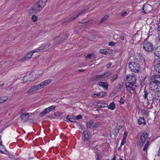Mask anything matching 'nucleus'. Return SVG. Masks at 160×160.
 Returning <instances> with one entry per match:
<instances>
[{
	"label": "nucleus",
	"instance_id": "obj_11",
	"mask_svg": "<svg viewBox=\"0 0 160 160\" xmlns=\"http://www.w3.org/2000/svg\"><path fill=\"white\" fill-rule=\"evenodd\" d=\"M152 83H155L157 85L160 83V76H154L151 82V84H152Z\"/></svg>",
	"mask_w": 160,
	"mask_h": 160
},
{
	"label": "nucleus",
	"instance_id": "obj_4",
	"mask_svg": "<svg viewBox=\"0 0 160 160\" xmlns=\"http://www.w3.org/2000/svg\"><path fill=\"white\" fill-rule=\"evenodd\" d=\"M150 138H148V134L146 132H143L141 135L139 142L140 145L143 146L145 143H149Z\"/></svg>",
	"mask_w": 160,
	"mask_h": 160
},
{
	"label": "nucleus",
	"instance_id": "obj_33",
	"mask_svg": "<svg viewBox=\"0 0 160 160\" xmlns=\"http://www.w3.org/2000/svg\"><path fill=\"white\" fill-rule=\"evenodd\" d=\"M5 149V148L3 145L0 144V152L1 153H4L3 152L2 150Z\"/></svg>",
	"mask_w": 160,
	"mask_h": 160
},
{
	"label": "nucleus",
	"instance_id": "obj_58",
	"mask_svg": "<svg viewBox=\"0 0 160 160\" xmlns=\"http://www.w3.org/2000/svg\"><path fill=\"white\" fill-rule=\"evenodd\" d=\"M25 59H25V58H24V57H23V58L20 59L19 60H18L19 61H24V60H25Z\"/></svg>",
	"mask_w": 160,
	"mask_h": 160
},
{
	"label": "nucleus",
	"instance_id": "obj_6",
	"mask_svg": "<svg viewBox=\"0 0 160 160\" xmlns=\"http://www.w3.org/2000/svg\"><path fill=\"white\" fill-rule=\"evenodd\" d=\"M127 80L129 82V83L132 84H134L136 83V78L135 77L134 74H130L126 76Z\"/></svg>",
	"mask_w": 160,
	"mask_h": 160
},
{
	"label": "nucleus",
	"instance_id": "obj_16",
	"mask_svg": "<svg viewBox=\"0 0 160 160\" xmlns=\"http://www.w3.org/2000/svg\"><path fill=\"white\" fill-rule=\"evenodd\" d=\"M97 107L98 108L107 107L108 106V104L105 103H98L96 105Z\"/></svg>",
	"mask_w": 160,
	"mask_h": 160
},
{
	"label": "nucleus",
	"instance_id": "obj_25",
	"mask_svg": "<svg viewBox=\"0 0 160 160\" xmlns=\"http://www.w3.org/2000/svg\"><path fill=\"white\" fill-rule=\"evenodd\" d=\"M8 99V98L6 97L3 96L0 97V103H3Z\"/></svg>",
	"mask_w": 160,
	"mask_h": 160
},
{
	"label": "nucleus",
	"instance_id": "obj_49",
	"mask_svg": "<svg viewBox=\"0 0 160 160\" xmlns=\"http://www.w3.org/2000/svg\"><path fill=\"white\" fill-rule=\"evenodd\" d=\"M82 118V117L81 115H78L76 117V119H81Z\"/></svg>",
	"mask_w": 160,
	"mask_h": 160
},
{
	"label": "nucleus",
	"instance_id": "obj_57",
	"mask_svg": "<svg viewBox=\"0 0 160 160\" xmlns=\"http://www.w3.org/2000/svg\"><path fill=\"white\" fill-rule=\"evenodd\" d=\"M96 160H99V156L97 153H96Z\"/></svg>",
	"mask_w": 160,
	"mask_h": 160
},
{
	"label": "nucleus",
	"instance_id": "obj_47",
	"mask_svg": "<svg viewBox=\"0 0 160 160\" xmlns=\"http://www.w3.org/2000/svg\"><path fill=\"white\" fill-rule=\"evenodd\" d=\"M44 48H47L48 47H49L51 45V43H48L47 44H44L43 45Z\"/></svg>",
	"mask_w": 160,
	"mask_h": 160
},
{
	"label": "nucleus",
	"instance_id": "obj_8",
	"mask_svg": "<svg viewBox=\"0 0 160 160\" xmlns=\"http://www.w3.org/2000/svg\"><path fill=\"white\" fill-rule=\"evenodd\" d=\"M134 59L133 60L135 62L140 63V62L144 60V58L142 54L140 53H137L134 54Z\"/></svg>",
	"mask_w": 160,
	"mask_h": 160
},
{
	"label": "nucleus",
	"instance_id": "obj_5",
	"mask_svg": "<svg viewBox=\"0 0 160 160\" xmlns=\"http://www.w3.org/2000/svg\"><path fill=\"white\" fill-rule=\"evenodd\" d=\"M69 35L68 34H63V35H60V37H57L55 39L56 43L57 44H59L61 43L64 40L67 39Z\"/></svg>",
	"mask_w": 160,
	"mask_h": 160
},
{
	"label": "nucleus",
	"instance_id": "obj_18",
	"mask_svg": "<svg viewBox=\"0 0 160 160\" xmlns=\"http://www.w3.org/2000/svg\"><path fill=\"white\" fill-rule=\"evenodd\" d=\"M67 119H68L70 122H76V118L73 115L69 116L68 115L67 117Z\"/></svg>",
	"mask_w": 160,
	"mask_h": 160
},
{
	"label": "nucleus",
	"instance_id": "obj_36",
	"mask_svg": "<svg viewBox=\"0 0 160 160\" xmlns=\"http://www.w3.org/2000/svg\"><path fill=\"white\" fill-rule=\"evenodd\" d=\"M144 94L143 95L144 98L145 99H146L147 98V96L148 94V93L147 92V90L145 89L144 90Z\"/></svg>",
	"mask_w": 160,
	"mask_h": 160
},
{
	"label": "nucleus",
	"instance_id": "obj_12",
	"mask_svg": "<svg viewBox=\"0 0 160 160\" xmlns=\"http://www.w3.org/2000/svg\"><path fill=\"white\" fill-rule=\"evenodd\" d=\"M29 117L28 113H27L26 114L23 113L21 115V118L22 121L25 122H26Z\"/></svg>",
	"mask_w": 160,
	"mask_h": 160
},
{
	"label": "nucleus",
	"instance_id": "obj_31",
	"mask_svg": "<svg viewBox=\"0 0 160 160\" xmlns=\"http://www.w3.org/2000/svg\"><path fill=\"white\" fill-rule=\"evenodd\" d=\"M100 52L102 54H104V55H107V51L105 49H101L100 50Z\"/></svg>",
	"mask_w": 160,
	"mask_h": 160
},
{
	"label": "nucleus",
	"instance_id": "obj_40",
	"mask_svg": "<svg viewBox=\"0 0 160 160\" xmlns=\"http://www.w3.org/2000/svg\"><path fill=\"white\" fill-rule=\"evenodd\" d=\"M37 17L35 15H33L32 17V19L33 21L35 22L37 21Z\"/></svg>",
	"mask_w": 160,
	"mask_h": 160
},
{
	"label": "nucleus",
	"instance_id": "obj_35",
	"mask_svg": "<svg viewBox=\"0 0 160 160\" xmlns=\"http://www.w3.org/2000/svg\"><path fill=\"white\" fill-rule=\"evenodd\" d=\"M149 143H145L144 147L143 148V151L144 152L147 151V148L148 147Z\"/></svg>",
	"mask_w": 160,
	"mask_h": 160
},
{
	"label": "nucleus",
	"instance_id": "obj_32",
	"mask_svg": "<svg viewBox=\"0 0 160 160\" xmlns=\"http://www.w3.org/2000/svg\"><path fill=\"white\" fill-rule=\"evenodd\" d=\"M88 9H84V10H82L78 14V16H79L81 15V14H82L83 13H84L86 11H88Z\"/></svg>",
	"mask_w": 160,
	"mask_h": 160
},
{
	"label": "nucleus",
	"instance_id": "obj_2",
	"mask_svg": "<svg viewBox=\"0 0 160 160\" xmlns=\"http://www.w3.org/2000/svg\"><path fill=\"white\" fill-rule=\"evenodd\" d=\"M128 66L132 72H138L140 71V63L135 62L134 60L129 62Z\"/></svg>",
	"mask_w": 160,
	"mask_h": 160
},
{
	"label": "nucleus",
	"instance_id": "obj_23",
	"mask_svg": "<svg viewBox=\"0 0 160 160\" xmlns=\"http://www.w3.org/2000/svg\"><path fill=\"white\" fill-rule=\"evenodd\" d=\"M97 95L98 97H102L107 96V93L104 92H100L97 93Z\"/></svg>",
	"mask_w": 160,
	"mask_h": 160
},
{
	"label": "nucleus",
	"instance_id": "obj_14",
	"mask_svg": "<svg viewBox=\"0 0 160 160\" xmlns=\"http://www.w3.org/2000/svg\"><path fill=\"white\" fill-rule=\"evenodd\" d=\"M98 85L102 87L105 89L107 90L108 89V84L106 82H98Z\"/></svg>",
	"mask_w": 160,
	"mask_h": 160
},
{
	"label": "nucleus",
	"instance_id": "obj_22",
	"mask_svg": "<svg viewBox=\"0 0 160 160\" xmlns=\"http://www.w3.org/2000/svg\"><path fill=\"white\" fill-rule=\"evenodd\" d=\"M154 68L157 72L160 73V60L159 63L157 64L154 66Z\"/></svg>",
	"mask_w": 160,
	"mask_h": 160
},
{
	"label": "nucleus",
	"instance_id": "obj_20",
	"mask_svg": "<svg viewBox=\"0 0 160 160\" xmlns=\"http://www.w3.org/2000/svg\"><path fill=\"white\" fill-rule=\"evenodd\" d=\"M130 85H127L126 86V88L127 90L130 91L132 93H134L135 92V89L134 88H132V87H131Z\"/></svg>",
	"mask_w": 160,
	"mask_h": 160
},
{
	"label": "nucleus",
	"instance_id": "obj_53",
	"mask_svg": "<svg viewBox=\"0 0 160 160\" xmlns=\"http://www.w3.org/2000/svg\"><path fill=\"white\" fill-rule=\"evenodd\" d=\"M34 87H35L36 90L41 89V88H40V87L39 86V85H37L34 86Z\"/></svg>",
	"mask_w": 160,
	"mask_h": 160
},
{
	"label": "nucleus",
	"instance_id": "obj_24",
	"mask_svg": "<svg viewBox=\"0 0 160 160\" xmlns=\"http://www.w3.org/2000/svg\"><path fill=\"white\" fill-rule=\"evenodd\" d=\"M52 80L51 79H48L42 82L44 87L47 86L48 84H49L52 81Z\"/></svg>",
	"mask_w": 160,
	"mask_h": 160
},
{
	"label": "nucleus",
	"instance_id": "obj_60",
	"mask_svg": "<svg viewBox=\"0 0 160 160\" xmlns=\"http://www.w3.org/2000/svg\"><path fill=\"white\" fill-rule=\"evenodd\" d=\"M92 96L93 97H96L97 96H98V95H97V93H94V94H92Z\"/></svg>",
	"mask_w": 160,
	"mask_h": 160
},
{
	"label": "nucleus",
	"instance_id": "obj_50",
	"mask_svg": "<svg viewBox=\"0 0 160 160\" xmlns=\"http://www.w3.org/2000/svg\"><path fill=\"white\" fill-rule=\"evenodd\" d=\"M128 133L127 132H125L124 133L123 138H126L128 135Z\"/></svg>",
	"mask_w": 160,
	"mask_h": 160
},
{
	"label": "nucleus",
	"instance_id": "obj_56",
	"mask_svg": "<svg viewBox=\"0 0 160 160\" xmlns=\"http://www.w3.org/2000/svg\"><path fill=\"white\" fill-rule=\"evenodd\" d=\"M24 110L23 109H22L20 112V114H23V113H24Z\"/></svg>",
	"mask_w": 160,
	"mask_h": 160
},
{
	"label": "nucleus",
	"instance_id": "obj_21",
	"mask_svg": "<svg viewBox=\"0 0 160 160\" xmlns=\"http://www.w3.org/2000/svg\"><path fill=\"white\" fill-rule=\"evenodd\" d=\"M110 110H113L115 109V105L114 102L111 103L107 107Z\"/></svg>",
	"mask_w": 160,
	"mask_h": 160
},
{
	"label": "nucleus",
	"instance_id": "obj_61",
	"mask_svg": "<svg viewBox=\"0 0 160 160\" xmlns=\"http://www.w3.org/2000/svg\"><path fill=\"white\" fill-rule=\"evenodd\" d=\"M29 122H31V123H34V121L32 119H30L29 120Z\"/></svg>",
	"mask_w": 160,
	"mask_h": 160
},
{
	"label": "nucleus",
	"instance_id": "obj_52",
	"mask_svg": "<svg viewBox=\"0 0 160 160\" xmlns=\"http://www.w3.org/2000/svg\"><path fill=\"white\" fill-rule=\"evenodd\" d=\"M112 63L110 62H109L108 64H107L106 65V67L108 68H109L110 67V66L112 65Z\"/></svg>",
	"mask_w": 160,
	"mask_h": 160
},
{
	"label": "nucleus",
	"instance_id": "obj_41",
	"mask_svg": "<svg viewBox=\"0 0 160 160\" xmlns=\"http://www.w3.org/2000/svg\"><path fill=\"white\" fill-rule=\"evenodd\" d=\"M125 34L123 33H122L120 35V38L121 40H124L125 39Z\"/></svg>",
	"mask_w": 160,
	"mask_h": 160
},
{
	"label": "nucleus",
	"instance_id": "obj_10",
	"mask_svg": "<svg viewBox=\"0 0 160 160\" xmlns=\"http://www.w3.org/2000/svg\"><path fill=\"white\" fill-rule=\"evenodd\" d=\"M82 136L83 140L85 141L88 140L91 137V136L88 133V131H84L83 132Z\"/></svg>",
	"mask_w": 160,
	"mask_h": 160
},
{
	"label": "nucleus",
	"instance_id": "obj_45",
	"mask_svg": "<svg viewBox=\"0 0 160 160\" xmlns=\"http://www.w3.org/2000/svg\"><path fill=\"white\" fill-rule=\"evenodd\" d=\"M40 51V52L42 51L44 49V47L43 45H42L40 47L38 48Z\"/></svg>",
	"mask_w": 160,
	"mask_h": 160
},
{
	"label": "nucleus",
	"instance_id": "obj_13",
	"mask_svg": "<svg viewBox=\"0 0 160 160\" xmlns=\"http://www.w3.org/2000/svg\"><path fill=\"white\" fill-rule=\"evenodd\" d=\"M104 77L102 74L101 75H96L93 77L92 80L93 81H98L101 80Z\"/></svg>",
	"mask_w": 160,
	"mask_h": 160
},
{
	"label": "nucleus",
	"instance_id": "obj_19",
	"mask_svg": "<svg viewBox=\"0 0 160 160\" xmlns=\"http://www.w3.org/2000/svg\"><path fill=\"white\" fill-rule=\"evenodd\" d=\"M78 16V14L77 15H75L73 18H68L67 20L65 21L63 23L64 24H65L68 23V22H70L72 20L74 19L75 18H77Z\"/></svg>",
	"mask_w": 160,
	"mask_h": 160
},
{
	"label": "nucleus",
	"instance_id": "obj_62",
	"mask_svg": "<svg viewBox=\"0 0 160 160\" xmlns=\"http://www.w3.org/2000/svg\"><path fill=\"white\" fill-rule=\"evenodd\" d=\"M158 155L159 157H160V147L159 149Z\"/></svg>",
	"mask_w": 160,
	"mask_h": 160
},
{
	"label": "nucleus",
	"instance_id": "obj_9",
	"mask_svg": "<svg viewBox=\"0 0 160 160\" xmlns=\"http://www.w3.org/2000/svg\"><path fill=\"white\" fill-rule=\"evenodd\" d=\"M152 10V8L151 5L147 3H145L143 6L142 12L145 13H148Z\"/></svg>",
	"mask_w": 160,
	"mask_h": 160
},
{
	"label": "nucleus",
	"instance_id": "obj_30",
	"mask_svg": "<svg viewBox=\"0 0 160 160\" xmlns=\"http://www.w3.org/2000/svg\"><path fill=\"white\" fill-rule=\"evenodd\" d=\"M93 124V122L92 121L88 122H87V128H90Z\"/></svg>",
	"mask_w": 160,
	"mask_h": 160
},
{
	"label": "nucleus",
	"instance_id": "obj_39",
	"mask_svg": "<svg viewBox=\"0 0 160 160\" xmlns=\"http://www.w3.org/2000/svg\"><path fill=\"white\" fill-rule=\"evenodd\" d=\"M111 74V72L109 71L105 72L104 73H102L103 76L107 75V76H108L109 75H110Z\"/></svg>",
	"mask_w": 160,
	"mask_h": 160
},
{
	"label": "nucleus",
	"instance_id": "obj_63",
	"mask_svg": "<svg viewBox=\"0 0 160 160\" xmlns=\"http://www.w3.org/2000/svg\"><path fill=\"white\" fill-rule=\"evenodd\" d=\"M157 30L158 31H160V25L158 26Z\"/></svg>",
	"mask_w": 160,
	"mask_h": 160
},
{
	"label": "nucleus",
	"instance_id": "obj_44",
	"mask_svg": "<svg viewBox=\"0 0 160 160\" xmlns=\"http://www.w3.org/2000/svg\"><path fill=\"white\" fill-rule=\"evenodd\" d=\"M99 126V124L98 123H95L92 126V128H94Z\"/></svg>",
	"mask_w": 160,
	"mask_h": 160
},
{
	"label": "nucleus",
	"instance_id": "obj_28",
	"mask_svg": "<svg viewBox=\"0 0 160 160\" xmlns=\"http://www.w3.org/2000/svg\"><path fill=\"white\" fill-rule=\"evenodd\" d=\"M108 16L107 15H105L104 16V17H103V18H101V21L100 22V23H101L102 22H103L104 21L107 20L108 19Z\"/></svg>",
	"mask_w": 160,
	"mask_h": 160
},
{
	"label": "nucleus",
	"instance_id": "obj_26",
	"mask_svg": "<svg viewBox=\"0 0 160 160\" xmlns=\"http://www.w3.org/2000/svg\"><path fill=\"white\" fill-rule=\"evenodd\" d=\"M33 54V52H32V51H31L30 53H28L26 56L24 57V58H25L26 59H28L31 58L32 55Z\"/></svg>",
	"mask_w": 160,
	"mask_h": 160
},
{
	"label": "nucleus",
	"instance_id": "obj_48",
	"mask_svg": "<svg viewBox=\"0 0 160 160\" xmlns=\"http://www.w3.org/2000/svg\"><path fill=\"white\" fill-rule=\"evenodd\" d=\"M115 44V43L113 42H110L109 43L108 45L110 46H113Z\"/></svg>",
	"mask_w": 160,
	"mask_h": 160
},
{
	"label": "nucleus",
	"instance_id": "obj_29",
	"mask_svg": "<svg viewBox=\"0 0 160 160\" xmlns=\"http://www.w3.org/2000/svg\"><path fill=\"white\" fill-rule=\"evenodd\" d=\"M123 127V125H119V123L118 122L117 123V125L116 126L115 128L118 130L119 131L120 129H121L122 127Z\"/></svg>",
	"mask_w": 160,
	"mask_h": 160
},
{
	"label": "nucleus",
	"instance_id": "obj_64",
	"mask_svg": "<svg viewBox=\"0 0 160 160\" xmlns=\"http://www.w3.org/2000/svg\"><path fill=\"white\" fill-rule=\"evenodd\" d=\"M122 146H120L118 148V150L120 151L121 149V147Z\"/></svg>",
	"mask_w": 160,
	"mask_h": 160
},
{
	"label": "nucleus",
	"instance_id": "obj_38",
	"mask_svg": "<svg viewBox=\"0 0 160 160\" xmlns=\"http://www.w3.org/2000/svg\"><path fill=\"white\" fill-rule=\"evenodd\" d=\"M126 139L124 138H123L122 140V142L121 143V146H122L126 143Z\"/></svg>",
	"mask_w": 160,
	"mask_h": 160
},
{
	"label": "nucleus",
	"instance_id": "obj_7",
	"mask_svg": "<svg viewBox=\"0 0 160 160\" xmlns=\"http://www.w3.org/2000/svg\"><path fill=\"white\" fill-rule=\"evenodd\" d=\"M55 108V106L52 105L45 109L40 114V116L41 117H43L46 114L52 111Z\"/></svg>",
	"mask_w": 160,
	"mask_h": 160
},
{
	"label": "nucleus",
	"instance_id": "obj_15",
	"mask_svg": "<svg viewBox=\"0 0 160 160\" xmlns=\"http://www.w3.org/2000/svg\"><path fill=\"white\" fill-rule=\"evenodd\" d=\"M155 55L157 57H160V47H157L154 50Z\"/></svg>",
	"mask_w": 160,
	"mask_h": 160
},
{
	"label": "nucleus",
	"instance_id": "obj_1",
	"mask_svg": "<svg viewBox=\"0 0 160 160\" xmlns=\"http://www.w3.org/2000/svg\"><path fill=\"white\" fill-rule=\"evenodd\" d=\"M48 0H39L36 4H35L33 8V10L37 13L40 12L45 5Z\"/></svg>",
	"mask_w": 160,
	"mask_h": 160
},
{
	"label": "nucleus",
	"instance_id": "obj_3",
	"mask_svg": "<svg viewBox=\"0 0 160 160\" xmlns=\"http://www.w3.org/2000/svg\"><path fill=\"white\" fill-rule=\"evenodd\" d=\"M143 48L145 51L148 53L152 52L154 48L153 45L151 42L145 40L143 42Z\"/></svg>",
	"mask_w": 160,
	"mask_h": 160
},
{
	"label": "nucleus",
	"instance_id": "obj_51",
	"mask_svg": "<svg viewBox=\"0 0 160 160\" xmlns=\"http://www.w3.org/2000/svg\"><path fill=\"white\" fill-rule=\"evenodd\" d=\"M38 85H39V86L41 88L44 87V86L42 82H41L40 84Z\"/></svg>",
	"mask_w": 160,
	"mask_h": 160
},
{
	"label": "nucleus",
	"instance_id": "obj_55",
	"mask_svg": "<svg viewBox=\"0 0 160 160\" xmlns=\"http://www.w3.org/2000/svg\"><path fill=\"white\" fill-rule=\"evenodd\" d=\"M92 56V54H88L86 56V57L88 58H91Z\"/></svg>",
	"mask_w": 160,
	"mask_h": 160
},
{
	"label": "nucleus",
	"instance_id": "obj_34",
	"mask_svg": "<svg viewBox=\"0 0 160 160\" xmlns=\"http://www.w3.org/2000/svg\"><path fill=\"white\" fill-rule=\"evenodd\" d=\"M149 143H145L144 147L143 148V151L144 152L147 151V148L148 147Z\"/></svg>",
	"mask_w": 160,
	"mask_h": 160
},
{
	"label": "nucleus",
	"instance_id": "obj_42",
	"mask_svg": "<svg viewBox=\"0 0 160 160\" xmlns=\"http://www.w3.org/2000/svg\"><path fill=\"white\" fill-rule=\"evenodd\" d=\"M118 78V75L117 74L114 75L112 79H111V80L112 82H113L114 81H115Z\"/></svg>",
	"mask_w": 160,
	"mask_h": 160
},
{
	"label": "nucleus",
	"instance_id": "obj_54",
	"mask_svg": "<svg viewBox=\"0 0 160 160\" xmlns=\"http://www.w3.org/2000/svg\"><path fill=\"white\" fill-rule=\"evenodd\" d=\"M141 111V112L142 114H146V111L144 109L142 110Z\"/></svg>",
	"mask_w": 160,
	"mask_h": 160
},
{
	"label": "nucleus",
	"instance_id": "obj_59",
	"mask_svg": "<svg viewBox=\"0 0 160 160\" xmlns=\"http://www.w3.org/2000/svg\"><path fill=\"white\" fill-rule=\"evenodd\" d=\"M127 13V12H125L122 14L121 15L122 16H124L126 15Z\"/></svg>",
	"mask_w": 160,
	"mask_h": 160
},
{
	"label": "nucleus",
	"instance_id": "obj_46",
	"mask_svg": "<svg viewBox=\"0 0 160 160\" xmlns=\"http://www.w3.org/2000/svg\"><path fill=\"white\" fill-rule=\"evenodd\" d=\"M32 52H33V53L35 52H40L38 48L35 49L34 50L32 51Z\"/></svg>",
	"mask_w": 160,
	"mask_h": 160
},
{
	"label": "nucleus",
	"instance_id": "obj_37",
	"mask_svg": "<svg viewBox=\"0 0 160 160\" xmlns=\"http://www.w3.org/2000/svg\"><path fill=\"white\" fill-rule=\"evenodd\" d=\"M122 85L119 84L118 86H117L116 87V89L117 91H119L121 90L122 88Z\"/></svg>",
	"mask_w": 160,
	"mask_h": 160
},
{
	"label": "nucleus",
	"instance_id": "obj_17",
	"mask_svg": "<svg viewBox=\"0 0 160 160\" xmlns=\"http://www.w3.org/2000/svg\"><path fill=\"white\" fill-rule=\"evenodd\" d=\"M138 123L139 125L142 124L145 125L146 124L145 119L142 117L139 118L138 120Z\"/></svg>",
	"mask_w": 160,
	"mask_h": 160
},
{
	"label": "nucleus",
	"instance_id": "obj_27",
	"mask_svg": "<svg viewBox=\"0 0 160 160\" xmlns=\"http://www.w3.org/2000/svg\"><path fill=\"white\" fill-rule=\"evenodd\" d=\"M36 88H35V87L34 86H33L28 91L27 93H29L33 92H34L35 91H36Z\"/></svg>",
	"mask_w": 160,
	"mask_h": 160
},
{
	"label": "nucleus",
	"instance_id": "obj_43",
	"mask_svg": "<svg viewBox=\"0 0 160 160\" xmlns=\"http://www.w3.org/2000/svg\"><path fill=\"white\" fill-rule=\"evenodd\" d=\"M124 102L125 100L122 97L121 98L119 102L121 104H122L124 103Z\"/></svg>",
	"mask_w": 160,
	"mask_h": 160
}]
</instances>
